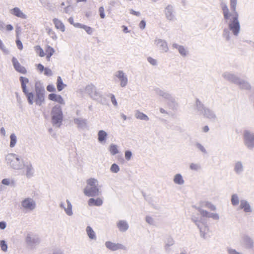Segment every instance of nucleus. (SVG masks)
<instances>
[{
  "label": "nucleus",
  "instance_id": "53",
  "mask_svg": "<svg viewBox=\"0 0 254 254\" xmlns=\"http://www.w3.org/2000/svg\"><path fill=\"white\" fill-rule=\"evenodd\" d=\"M0 49L3 53L8 54L9 53L8 49L4 45L2 41L0 39Z\"/></svg>",
  "mask_w": 254,
  "mask_h": 254
},
{
  "label": "nucleus",
  "instance_id": "61",
  "mask_svg": "<svg viewBox=\"0 0 254 254\" xmlns=\"http://www.w3.org/2000/svg\"><path fill=\"white\" fill-rule=\"evenodd\" d=\"M99 12L100 14V16L101 18H104L105 17V14L104 13V8L103 6H100L99 8Z\"/></svg>",
  "mask_w": 254,
  "mask_h": 254
},
{
  "label": "nucleus",
  "instance_id": "59",
  "mask_svg": "<svg viewBox=\"0 0 254 254\" xmlns=\"http://www.w3.org/2000/svg\"><path fill=\"white\" fill-rule=\"evenodd\" d=\"M209 218H211L215 220H218L220 218V217L218 213L210 212Z\"/></svg>",
  "mask_w": 254,
  "mask_h": 254
},
{
  "label": "nucleus",
  "instance_id": "28",
  "mask_svg": "<svg viewBox=\"0 0 254 254\" xmlns=\"http://www.w3.org/2000/svg\"><path fill=\"white\" fill-rule=\"evenodd\" d=\"M202 208V207H206L210 209L211 210L215 211L216 210V206L213 205L211 202L208 201H201L199 202V206Z\"/></svg>",
  "mask_w": 254,
  "mask_h": 254
},
{
  "label": "nucleus",
  "instance_id": "48",
  "mask_svg": "<svg viewBox=\"0 0 254 254\" xmlns=\"http://www.w3.org/2000/svg\"><path fill=\"white\" fill-rule=\"evenodd\" d=\"M197 210H198V212H199L200 214L201 215V217L209 218V215H210V212H209L206 210H205L200 207H198Z\"/></svg>",
  "mask_w": 254,
  "mask_h": 254
},
{
  "label": "nucleus",
  "instance_id": "58",
  "mask_svg": "<svg viewBox=\"0 0 254 254\" xmlns=\"http://www.w3.org/2000/svg\"><path fill=\"white\" fill-rule=\"evenodd\" d=\"M195 145H196V147H197V148H198L199 150H200L202 153H207V151H206L205 148H204V147L200 143H197Z\"/></svg>",
  "mask_w": 254,
  "mask_h": 254
},
{
  "label": "nucleus",
  "instance_id": "43",
  "mask_svg": "<svg viewBox=\"0 0 254 254\" xmlns=\"http://www.w3.org/2000/svg\"><path fill=\"white\" fill-rule=\"evenodd\" d=\"M55 51L54 49L53 48L50 46H48L47 47V49L46 50V52L47 53V55L46 56V58L48 61H50V57L54 54Z\"/></svg>",
  "mask_w": 254,
  "mask_h": 254
},
{
  "label": "nucleus",
  "instance_id": "5",
  "mask_svg": "<svg viewBox=\"0 0 254 254\" xmlns=\"http://www.w3.org/2000/svg\"><path fill=\"white\" fill-rule=\"evenodd\" d=\"M52 122L53 125L57 127H60L63 118L62 108L60 105H55L51 112Z\"/></svg>",
  "mask_w": 254,
  "mask_h": 254
},
{
  "label": "nucleus",
  "instance_id": "64",
  "mask_svg": "<svg viewBox=\"0 0 254 254\" xmlns=\"http://www.w3.org/2000/svg\"><path fill=\"white\" fill-rule=\"evenodd\" d=\"M228 252L229 254H243L241 253L237 252L236 250L233 249H228Z\"/></svg>",
  "mask_w": 254,
  "mask_h": 254
},
{
  "label": "nucleus",
  "instance_id": "31",
  "mask_svg": "<svg viewBox=\"0 0 254 254\" xmlns=\"http://www.w3.org/2000/svg\"><path fill=\"white\" fill-rule=\"evenodd\" d=\"M74 123L78 126L79 127L84 128L87 127V121L86 119L82 118H75L74 119Z\"/></svg>",
  "mask_w": 254,
  "mask_h": 254
},
{
  "label": "nucleus",
  "instance_id": "20",
  "mask_svg": "<svg viewBox=\"0 0 254 254\" xmlns=\"http://www.w3.org/2000/svg\"><path fill=\"white\" fill-rule=\"evenodd\" d=\"M240 208L243 209L246 213H251L253 211L249 202L245 199L241 200Z\"/></svg>",
  "mask_w": 254,
  "mask_h": 254
},
{
  "label": "nucleus",
  "instance_id": "44",
  "mask_svg": "<svg viewBox=\"0 0 254 254\" xmlns=\"http://www.w3.org/2000/svg\"><path fill=\"white\" fill-rule=\"evenodd\" d=\"M109 149L111 154L113 155L118 154L119 152L118 146L114 144H112L110 145Z\"/></svg>",
  "mask_w": 254,
  "mask_h": 254
},
{
  "label": "nucleus",
  "instance_id": "27",
  "mask_svg": "<svg viewBox=\"0 0 254 254\" xmlns=\"http://www.w3.org/2000/svg\"><path fill=\"white\" fill-rule=\"evenodd\" d=\"M103 203V200L99 197H98L96 199L94 198H90L88 201V204L90 206H100L102 205Z\"/></svg>",
  "mask_w": 254,
  "mask_h": 254
},
{
  "label": "nucleus",
  "instance_id": "30",
  "mask_svg": "<svg viewBox=\"0 0 254 254\" xmlns=\"http://www.w3.org/2000/svg\"><path fill=\"white\" fill-rule=\"evenodd\" d=\"M172 47L173 48L177 49L181 56L183 57H185L187 56L188 52L186 49H185L184 46L179 45L176 43H174L173 44Z\"/></svg>",
  "mask_w": 254,
  "mask_h": 254
},
{
  "label": "nucleus",
  "instance_id": "63",
  "mask_svg": "<svg viewBox=\"0 0 254 254\" xmlns=\"http://www.w3.org/2000/svg\"><path fill=\"white\" fill-rule=\"evenodd\" d=\"M147 61L151 64L153 65H156L157 64V61L151 57H148L147 58Z\"/></svg>",
  "mask_w": 254,
  "mask_h": 254
},
{
  "label": "nucleus",
  "instance_id": "55",
  "mask_svg": "<svg viewBox=\"0 0 254 254\" xmlns=\"http://www.w3.org/2000/svg\"><path fill=\"white\" fill-rule=\"evenodd\" d=\"M0 247L3 252H6L7 250V246L6 242L4 240L0 241Z\"/></svg>",
  "mask_w": 254,
  "mask_h": 254
},
{
  "label": "nucleus",
  "instance_id": "37",
  "mask_svg": "<svg viewBox=\"0 0 254 254\" xmlns=\"http://www.w3.org/2000/svg\"><path fill=\"white\" fill-rule=\"evenodd\" d=\"M135 117L136 119H139L141 120H143L145 121H149V119L147 116H146L144 113L140 112L139 111H137L135 114Z\"/></svg>",
  "mask_w": 254,
  "mask_h": 254
},
{
  "label": "nucleus",
  "instance_id": "4",
  "mask_svg": "<svg viewBox=\"0 0 254 254\" xmlns=\"http://www.w3.org/2000/svg\"><path fill=\"white\" fill-rule=\"evenodd\" d=\"M228 22V28L232 34L238 36L240 31V23L239 20V14L235 13L233 14V16L230 17V19H225Z\"/></svg>",
  "mask_w": 254,
  "mask_h": 254
},
{
  "label": "nucleus",
  "instance_id": "11",
  "mask_svg": "<svg viewBox=\"0 0 254 254\" xmlns=\"http://www.w3.org/2000/svg\"><path fill=\"white\" fill-rule=\"evenodd\" d=\"M25 241L26 245L30 248H35L40 243L39 238L31 233L26 235Z\"/></svg>",
  "mask_w": 254,
  "mask_h": 254
},
{
  "label": "nucleus",
  "instance_id": "29",
  "mask_svg": "<svg viewBox=\"0 0 254 254\" xmlns=\"http://www.w3.org/2000/svg\"><path fill=\"white\" fill-rule=\"evenodd\" d=\"M108 134L104 130H100L98 132V140L101 143H105L106 142Z\"/></svg>",
  "mask_w": 254,
  "mask_h": 254
},
{
  "label": "nucleus",
  "instance_id": "18",
  "mask_svg": "<svg viewBox=\"0 0 254 254\" xmlns=\"http://www.w3.org/2000/svg\"><path fill=\"white\" fill-rule=\"evenodd\" d=\"M11 14L21 19H26L27 15L20 9L19 7H15L9 10Z\"/></svg>",
  "mask_w": 254,
  "mask_h": 254
},
{
  "label": "nucleus",
  "instance_id": "24",
  "mask_svg": "<svg viewBox=\"0 0 254 254\" xmlns=\"http://www.w3.org/2000/svg\"><path fill=\"white\" fill-rule=\"evenodd\" d=\"M202 115L212 121L214 122L217 120V117L215 113L209 109L206 108L204 110Z\"/></svg>",
  "mask_w": 254,
  "mask_h": 254
},
{
  "label": "nucleus",
  "instance_id": "52",
  "mask_svg": "<svg viewBox=\"0 0 254 254\" xmlns=\"http://www.w3.org/2000/svg\"><path fill=\"white\" fill-rule=\"evenodd\" d=\"M190 168L192 170L197 171L201 169V166L199 164L192 163L190 165Z\"/></svg>",
  "mask_w": 254,
  "mask_h": 254
},
{
  "label": "nucleus",
  "instance_id": "26",
  "mask_svg": "<svg viewBox=\"0 0 254 254\" xmlns=\"http://www.w3.org/2000/svg\"><path fill=\"white\" fill-rule=\"evenodd\" d=\"M221 7L225 19H230V17L233 16V12H229V9L225 3H222Z\"/></svg>",
  "mask_w": 254,
  "mask_h": 254
},
{
  "label": "nucleus",
  "instance_id": "60",
  "mask_svg": "<svg viewBox=\"0 0 254 254\" xmlns=\"http://www.w3.org/2000/svg\"><path fill=\"white\" fill-rule=\"evenodd\" d=\"M82 29H84L88 34H91L93 32L92 28L85 25H83Z\"/></svg>",
  "mask_w": 254,
  "mask_h": 254
},
{
  "label": "nucleus",
  "instance_id": "35",
  "mask_svg": "<svg viewBox=\"0 0 254 254\" xmlns=\"http://www.w3.org/2000/svg\"><path fill=\"white\" fill-rule=\"evenodd\" d=\"M244 170V166L243 163L241 161L237 162L235 164L234 171L238 174H240L242 173Z\"/></svg>",
  "mask_w": 254,
  "mask_h": 254
},
{
  "label": "nucleus",
  "instance_id": "13",
  "mask_svg": "<svg viewBox=\"0 0 254 254\" xmlns=\"http://www.w3.org/2000/svg\"><path fill=\"white\" fill-rule=\"evenodd\" d=\"M154 42L155 45L159 49L161 53H165L169 51V47L165 40L156 38Z\"/></svg>",
  "mask_w": 254,
  "mask_h": 254
},
{
  "label": "nucleus",
  "instance_id": "12",
  "mask_svg": "<svg viewBox=\"0 0 254 254\" xmlns=\"http://www.w3.org/2000/svg\"><path fill=\"white\" fill-rule=\"evenodd\" d=\"M115 76L119 79L121 87H125L127 85L128 82L127 76L124 71L121 70L117 71L115 73Z\"/></svg>",
  "mask_w": 254,
  "mask_h": 254
},
{
  "label": "nucleus",
  "instance_id": "21",
  "mask_svg": "<svg viewBox=\"0 0 254 254\" xmlns=\"http://www.w3.org/2000/svg\"><path fill=\"white\" fill-rule=\"evenodd\" d=\"M12 62L15 69L17 71L23 74L26 73V70L25 67L20 64L17 60L15 58L13 57L12 58Z\"/></svg>",
  "mask_w": 254,
  "mask_h": 254
},
{
  "label": "nucleus",
  "instance_id": "39",
  "mask_svg": "<svg viewBox=\"0 0 254 254\" xmlns=\"http://www.w3.org/2000/svg\"><path fill=\"white\" fill-rule=\"evenodd\" d=\"M20 81L21 84V87L23 92H26L27 90L26 84L28 83L29 80L27 78L23 76L20 77Z\"/></svg>",
  "mask_w": 254,
  "mask_h": 254
},
{
  "label": "nucleus",
  "instance_id": "23",
  "mask_svg": "<svg viewBox=\"0 0 254 254\" xmlns=\"http://www.w3.org/2000/svg\"><path fill=\"white\" fill-rule=\"evenodd\" d=\"M242 242L248 249H252L254 247L253 240L248 235H245L242 237Z\"/></svg>",
  "mask_w": 254,
  "mask_h": 254
},
{
  "label": "nucleus",
  "instance_id": "51",
  "mask_svg": "<svg viewBox=\"0 0 254 254\" xmlns=\"http://www.w3.org/2000/svg\"><path fill=\"white\" fill-rule=\"evenodd\" d=\"M223 37L226 39V40L229 41L231 39L230 33L228 29H224L223 32Z\"/></svg>",
  "mask_w": 254,
  "mask_h": 254
},
{
  "label": "nucleus",
  "instance_id": "45",
  "mask_svg": "<svg viewBox=\"0 0 254 254\" xmlns=\"http://www.w3.org/2000/svg\"><path fill=\"white\" fill-rule=\"evenodd\" d=\"M145 222L150 225L154 226H156V222L154 218H153L152 216L149 215L146 216V217H145Z\"/></svg>",
  "mask_w": 254,
  "mask_h": 254
},
{
  "label": "nucleus",
  "instance_id": "10",
  "mask_svg": "<svg viewBox=\"0 0 254 254\" xmlns=\"http://www.w3.org/2000/svg\"><path fill=\"white\" fill-rule=\"evenodd\" d=\"M82 92L94 100H99L101 97L100 94L97 91L95 86L93 84L87 85Z\"/></svg>",
  "mask_w": 254,
  "mask_h": 254
},
{
  "label": "nucleus",
  "instance_id": "50",
  "mask_svg": "<svg viewBox=\"0 0 254 254\" xmlns=\"http://www.w3.org/2000/svg\"><path fill=\"white\" fill-rule=\"evenodd\" d=\"M10 147H13L16 143L17 138L14 133H12L10 136Z\"/></svg>",
  "mask_w": 254,
  "mask_h": 254
},
{
  "label": "nucleus",
  "instance_id": "34",
  "mask_svg": "<svg viewBox=\"0 0 254 254\" xmlns=\"http://www.w3.org/2000/svg\"><path fill=\"white\" fill-rule=\"evenodd\" d=\"M26 173L25 175L27 178H31L34 175V169L32 164H29L25 167Z\"/></svg>",
  "mask_w": 254,
  "mask_h": 254
},
{
  "label": "nucleus",
  "instance_id": "36",
  "mask_svg": "<svg viewBox=\"0 0 254 254\" xmlns=\"http://www.w3.org/2000/svg\"><path fill=\"white\" fill-rule=\"evenodd\" d=\"M195 109L199 112H200V114H202V112H203L204 110L206 109L204 107V105L201 103V102L198 100L196 99L195 101Z\"/></svg>",
  "mask_w": 254,
  "mask_h": 254
},
{
  "label": "nucleus",
  "instance_id": "3",
  "mask_svg": "<svg viewBox=\"0 0 254 254\" xmlns=\"http://www.w3.org/2000/svg\"><path fill=\"white\" fill-rule=\"evenodd\" d=\"M192 220L199 229L200 234L201 237L206 239L211 236L212 232L209 230L206 224V221L204 219L193 217Z\"/></svg>",
  "mask_w": 254,
  "mask_h": 254
},
{
  "label": "nucleus",
  "instance_id": "7",
  "mask_svg": "<svg viewBox=\"0 0 254 254\" xmlns=\"http://www.w3.org/2000/svg\"><path fill=\"white\" fill-rule=\"evenodd\" d=\"M36 98L35 102L36 104L41 106L44 101L45 90L44 86L39 81H37L35 84Z\"/></svg>",
  "mask_w": 254,
  "mask_h": 254
},
{
  "label": "nucleus",
  "instance_id": "47",
  "mask_svg": "<svg viewBox=\"0 0 254 254\" xmlns=\"http://www.w3.org/2000/svg\"><path fill=\"white\" fill-rule=\"evenodd\" d=\"M25 94L26 95L27 98L28 99V103L30 105H32L33 104V100H34V94L32 92H28V90H27L26 92H24Z\"/></svg>",
  "mask_w": 254,
  "mask_h": 254
},
{
  "label": "nucleus",
  "instance_id": "9",
  "mask_svg": "<svg viewBox=\"0 0 254 254\" xmlns=\"http://www.w3.org/2000/svg\"><path fill=\"white\" fill-rule=\"evenodd\" d=\"M244 143L249 150L254 148V132L246 130L244 133Z\"/></svg>",
  "mask_w": 254,
  "mask_h": 254
},
{
  "label": "nucleus",
  "instance_id": "40",
  "mask_svg": "<svg viewBox=\"0 0 254 254\" xmlns=\"http://www.w3.org/2000/svg\"><path fill=\"white\" fill-rule=\"evenodd\" d=\"M86 231V233L90 239H92V240L96 239V237L95 233L91 227H90V226L87 227Z\"/></svg>",
  "mask_w": 254,
  "mask_h": 254
},
{
  "label": "nucleus",
  "instance_id": "56",
  "mask_svg": "<svg viewBox=\"0 0 254 254\" xmlns=\"http://www.w3.org/2000/svg\"><path fill=\"white\" fill-rule=\"evenodd\" d=\"M36 51L37 53H39V56L41 57H43L45 56V53L43 49L39 46H37L35 47Z\"/></svg>",
  "mask_w": 254,
  "mask_h": 254
},
{
  "label": "nucleus",
  "instance_id": "33",
  "mask_svg": "<svg viewBox=\"0 0 254 254\" xmlns=\"http://www.w3.org/2000/svg\"><path fill=\"white\" fill-rule=\"evenodd\" d=\"M53 21L57 29L60 30L62 32L65 31V26L60 20L55 18L53 19Z\"/></svg>",
  "mask_w": 254,
  "mask_h": 254
},
{
  "label": "nucleus",
  "instance_id": "38",
  "mask_svg": "<svg viewBox=\"0 0 254 254\" xmlns=\"http://www.w3.org/2000/svg\"><path fill=\"white\" fill-rule=\"evenodd\" d=\"M67 207L64 209L65 213L68 216H72L73 215V212L72 210V206L68 199L66 200Z\"/></svg>",
  "mask_w": 254,
  "mask_h": 254
},
{
  "label": "nucleus",
  "instance_id": "49",
  "mask_svg": "<svg viewBox=\"0 0 254 254\" xmlns=\"http://www.w3.org/2000/svg\"><path fill=\"white\" fill-rule=\"evenodd\" d=\"M237 4V0H230V6L233 14L238 13L236 11V6Z\"/></svg>",
  "mask_w": 254,
  "mask_h": 254
},
{
  "label": "nucleus",
  "instance_id": "15",
  "mask_svg": "<svg viewBox=\"0 0 254 254\" xmlns=\"http://www.w3.org/2000/svg\"><path fill=\"white\" fill-rule=\"evenodd\" d=\"M164 14L167 20L170 21H173L176 19L174 8L171 4H168L165 7Z\"/></svg>",
  "mask_w": 254,
  "mask_h": 254
},
{
  "label": "nucleus",
  "instance_id": "62",
  "mask_svg": "<svg viewBox=\"0 0 254 254\" xmlns=\"http://www.w3.org/2000/svg\"><path fill=\"white\" fill-rule=\"evenodd\" d=\"M44 71V74L45 75L51 76L53 75L52 71L51 70V69H50L48 67H46Z\"/></svg>",
  "mask_w": 254,
  "mask_h": 254
},
{
  "label": "nucleus",
  "instance_id": "25",
  "mask_svg": "<svg viewBox=\"0 0 254 254\" xmlns=\"http://www.w3.org/2000/svg\"><path fill=\"white\" fill-rule=\"evenodd\" d=\"M60 10L63 12L70 14L73 10V7L70 4H66L65 2H62L60 6Z\"/></svg>",
  "mask_w": 254,
  "mask_h": 254
},
{
  "label": "nucleus",
  "instance_id": "8",
  "mask_svg": "<svg viewBox=\"0 0 254 254\" xmlns=\"http://www.w3.org/2000/svg\"><path fill=\"white\" fill-rule=\"evenodd\" d=\"M36 207L35 201L31 197H26L21 201V209L25 212L33 211Z\"/></svg>",
  "mask_w": 254,
  "mask_h": 254
},
{
  "label": "nucleus",
  "instance_id": "22",
  "mask_svg": "<svg viewBox=\"0 0 254 254\" xmlns=\"http://www.w3.org/2000/svg\"><path fill=\"white\" fill-rule=\"evenodd\" d=\"M48 98L49 100L56 102L61 105H64L65 104L64 99L60 95L51 93L49 95Z\"/></svg>",
  "mask_w": 254,
  "mask_h": 254
},
{
  "label": "nucleus",
  "instance_id": "57",
  "mask_svg": "<svg viewBox=\"0 0 254 254\" xmlns=\"http://www.w3.org/2000/svg\"><path fill=\"white\" fill-rule=\"evenodd\" d=\"M109 97L111 98V101L115 107L118 106V103L115 96L112 94H110Z\"/></svg>",
  "mask_w": 254,
  "mask_h": 254
},
{
  "label": "nucleus",
  "instance_id": "19",
  "mask_svg": "<svg viewBox=\"0 0 254 254\" xmlns=\"http://www.w3.org/2000/svg\"><path fill=\"white\" fill-rule=\"evenodd\" d=\"M236 84L242 90H250L252 88L251 84L248 81L240 78Z\"/></svg>",
  "mask_w": 254,
  "mask_h": 254
},
{
  "label": "nucleus",
  "instance_id": "46",
  "mask_svg": "<svg viewBox=\"0 0 254 254\" xmlns=\"http://www.w3.org/2000/svg\"><path fill=\"white\" fill-rule=\"evenodd\" d=\"M231 201L233 206H236L239 203V197L237 194H233L231 196Z\"/></svg>",
  "mask_w": 254,
  "mask_h": 254
},
{
  "label": "nucleus",
  "instance_id": "41",
  "mask_svg": "<svg viewBox=\"0 0 254 254\" xmlns=\"http://www.w3.org/2000/svg\"><path fill=\"white\" fill-rule=\"evenodd\" d=\"M45 29L47 34L51 37L52 39L54 40H56L57 39V36L52 28L49 27H46Z\"/></svg>",
  "mask_w": 254,
  "mask_h": 254
},
{
  "label": "nucleus",
  "instance_id": "1",
  "mask_svg": "<svg viewBox=\"0 0 254 254\" xmlns=\"http://www.w3.org/2000/svg\"><path fill=\"white\" fill-rule=\"evenodd\" d=\"M101 186L97 179L91 178L86 180V186L83 189L84 195L88 197L97 196L101 194Z\"/></svg>",
  "mask_w": 254,
  "mask_h": 254
},
{
  "label": "nucleus",
  "instance_id": "6",
  "mask_svg": "<svg viewBox=\"0 0 254 254\" xmlns=\"http://www.w3.org/2000/svg\"><path fill=\"white\" fill-rule=\"evenodd\" d=\"M154 91L157 95L169 101V105L172 108L173 110L177 109L178 107V103L171 94L159 88H155Z\"/></svg>",
  "mask_w": 254,
  "mask_h": 254
},
{
  "label": "nucleus",
  "instance_id": "32",
  "mask_svg": "<svg viewBox=\"0 0 254 254\" xmlns=\"http://www.w3.org/2000/svg\"><path fill=\"white\" fill-rule=\"evenodd\" d=\"M173 182L178 185H183L185 183V181L183 176L180 174H177L174 176Z\"/></svg>",
  "mask_w": 254,
  "mask_h": 254
},
{
  "label": "nucleus",
  "instance_id": "14",
  "mask_svg": "<svg viewBox=\"0 0 254 254\" xmlns=\"http://www.w3.org/2000/svg\"><path fill=\"white\" fill-rule=\"evenodd\" d=\"M105 247L112 251H116L119 250H126L127 247L120 243H115L111 241H107L105 243Z\"/></svg>",
  "mask_w": 254,
  "mask_h": 254
},
{
  "label": "nucleus",
  "instance_id": "2",
  "mask_svg": "<svg viewBox=\"0 0 254 254\" xmlns=\"http://www.w3.org/2000/svg\"><path fill=\"white\" fill-rule=\"evenodd\" d=\"M6 164L11 168L19 170L24 166V161L21 156L14 154L8 153L5 157Z\"/></svg>",
  "mask_w": 254,
  "mask_h": 254
},
{
  "label": "nucleus",
  "instance_id": "54",
  "mask_svg": "<svg viewBox=\"0 0 254 254\" xmlns=\"http://www.w3.org/2000/svg\"><path fill=\"white\" fill-rule=\"evenodd\" d=\"M110 170L112 172L117 173L119 171L120 167L117 164L114 163L112 165Z\"/></svg>",
  "mask_w": 254,
  "mask_h": 254
},
{
  "label": "nucleus",
  "instance_id": "17",
  "mask_svg": "<svg viewBox=\"0 0 254 254\" xmlns=\"http://www.w3.org/2000/svg\"><path fill=\"white\" fill-rule=\"evenodd\" d=\"M116 225L119 231L122 233L127 232L129 228L128 223L125 220H120L118 221Z\"/></svg>",
  "mask_w": 254,
  "mask_h": 254
},
{
  "label": "nucleus",
  "instance_id": "16",
  "mask_svg": "<svg viewBox=\"0 0 254 254\" xmlns=\"http://www.w3.org/2000/svg\"><path fill=\"white\" fill-rule=\"evenodd\" d=\"M223 77L226 80L236 84L239 81L240 77L230 72H225L222 74Z\"/></svg>",
  "mask_w": 254,
  "mask_h": 254
},
{
  "label": "nucleus",
  "instance_id": "42",
  "mask_svg": "<svg viewBox=\"0 0 254 254\" xmlns=\"http://www.w3.org/2000/svg\"><path fill=\"white\" fill-rule=\"evenodd\" d=\"M57 83V89L59 91H62L66 86V85L64 84L62 79L60 76L58 77Z\"/></svg>",
  "mask_w": 254,
  "mask_h": 254
}]
</instances>
